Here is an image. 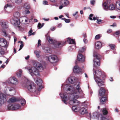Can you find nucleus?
<instances>
[{
  "label": "nucleus",
  "mask_w": 120,
  "mask_h": 120,
  "mask_svg": "<svg viewBox=\"0 0 120 120\" xmlns=\"http://www.w3.org/2000/svg\"><path fill=\"white\" fill-rule=\"evenodd\" d=\"M5 51L3 48L1 47H0V53L2 54L3 55L5 53Z\"/></svg>",
  "instance_id": "35"
},
{
  "label": "nucleus",
  "mask_w": 120,
  "mask_h": 120,
  "mask_svg": "<svg viewBox=\"0 0 120 120\" xmlns=\"http://www.w3.org/2000/svg\"><path fill=\"white\" fill-rule=\"evenodd\" d=\"M67 91H69L71 92V97L72 98H71V100L69 101V104L72 105L74 106V100L75 99H77L78 98L77 95L79 94L81 95L83 94V92L80 88V86L78 84L76 88H74L73 86L70 85H68L67 87Z\"/></svg>",
  "instance_id": "1"
},
{
  "label": "nucleus",
  "mask_w": 120,
  "mask_h": 120,
  "mask_svg": "<svg viewBox=\"0 0 120 120\" xmlns=\"http://www.w3.org/2000/svg\"><path fill=\"white\" fill-rule=\"evenodd\" d=\"M81 70L79 67L77 65L75 66L74 67L73 71L74 73H78L81 71Z\"/></svg>",
  "instance_id": "14"
},
{
  "label": "nucleus",
  "mask_w": 120,
  "mask_h": 120,
  "mask_svg": "<svg viewBox=\"0 0 120 120\" xmlns=\"http://www.w3.org/2000/svg\"><path fill=\"white\" fill-rule=\"evenodd\" d=\"M83 41L85 43H87L88 41L87 39L85 38L83 40Z\"/></svg>",
  "instance_id": "58"
},
{
  "label": "nucleus",
  "mask_w": 120,
  "mask_h": 120,
  "mask_svg": "<svg viewBox=\"0 0 120 120\" xmlns=\"http://www.w3.org/2000/svg\"><path fill=\"white\" fill-rule=\"evenodd\" d=\"M67 41L70 44H75V41L74 40L71 39L69 38H68Z\"/></svg>",
  "instance_id": "22"
},
{
  "label": "nucleus",
  "mask_w": 120,
  "mask_h": 120,
  "mask_svg": "<svg viewBox=\"0 0 120 120\" xmlns=\"http://www.w3.org/2000/svg\"><path fill=\"white\" fill-rule=\"evenodd\" d=\"M68 80L69 82L71 84L73 83H74V81L73 79L71 77H70L68 79Z\"/></svg>",
  "instance_id": "39"
},
{
  "label": "nucleus",
  "mask_w": 120,
  "mask_h": 120,
  "mask_svg": "<svg viewBox=\"0 0 120 120\" xmlns=\"http://www.w3.org/2000/svg\"><path fill=\"white\" fill-rule=\"evenodd\" d=\"M12 79H13V80L16 83H16H17V79L15 78H12Z\"/></svg>",
  "instance_id": "55"
},
{
  "label": "nucleus",
  "mask_w": 120,
  "mask_h": 120,
  "mask_svg": "<svg viewBox=\"0 0 120 120\" xmlns=\"http://www.w3.org/2000/svg\"><path fill=\"white\" fill-rule=\"evenodd\" d=\"M21 104L22 105H24L26 103V101L24 99H22L21 100Z\"/></svg>",
  "instance_id": "42"
},
{
  "label": "nucleus",
  "mask_w": 120,
  "mask_h": 120,
  "mask_svg": "<svg viewBox=\"0 0 120 120\" xmlns=\"http://www.w3.org/2000/svg\"><path fill=\"white\" fill-rule=\"evenodd\" d=\"M50 1L52 2L55 3L56 1V0H50Z\"/></svg>",
  "instance_id": "62"
},
{
  "label": "nucleus",
  "mask_w": 120,
  "mask_h": 120,
  "mask_svg": "<svg viewBox=\"0 0 120 120\" xmlns=\"http://www.w3.org/2000/svg\"><path fill=\"white\" fill-rule=\"evenodd\" d=\"M8 43L5 39L1 38L0 39V46L2 47H7L8 46Z\"/></svg>",
  "instance_id": "11"
},
{
  "label": "nucleus",
  "mask_w": 120,
  "mask_h": 120,
  "mask_svg": "<svg viewBox=\"0 0 120 120\" xmlns=\"http://www.w3.org/2000/svg\"><path fill=\"white\" fill-rule=\"evenodd\" d=\"M65 22L66 23H69L70 22V20L69 19H66L65 20Z\"/></svg>",
  "instance_id": "53"
},
{
  "label": "nucleus",
  "mask_w": 120,
  "mask_h": 120,
  "mask_svg": "<svg viewBox=\"0 0 120 120\" xmlns=\"http://www.w3.org/2000/svg\"><path fill=\"white\" fill-rule=\"evenodd\" d=\"M33 31L32 30V29H30L29 31L28 32L29 34H30L32 33V32Z\"/></svg>",
  "instance_id": "64"
},
{
  "label": "nucleus",
  "mask_w": 120,
  "mask_h": 120,
  "mask_svg": "<svg viewBox=\"0 0 120 120\" xmlns=\"http://www.w3.org/2000/svg\"><path fill=\"white\" fill-rule=\"evenodd\" d=\"M85 58L82 54H78L77 56V60L78 61L83 62L85 61Z\"/></svg>",
  "instance_id": "13"
},
{
  "label": "nucleus",
  "mask_w": 120,
  "mask_h": 120,
  "mask_svg": "<svg viewBox=\"0 0 120 120\" xmlns=\"http://www.w3.org/2000/svg\"><path fill=\"white\" fill-rule=\"evenodd\" d=\"M48 60L51 63H56L58 61L57 57L55 55H52L49 56Z\"/></svg>",
  "instance_id": "7"
},
{
  "label": "nucleus",
  "mask_w": 120,
  "mask_h": 120,
  "mask_svg": "<svg viewBox=\"0 0 120 120\" xmlns=\"http://www.w3.org/2000/svg\"><path fill=\"white\" fill-rule=\"evenodd\" d=\"M111 26L113 27H116V23H114L113 25H111Z\"/></svg>",
  "instance_id": "60"
},
{
  "label": "nucleus",
  "mask_w": 120,
  "mask_h": 120,
  "mask_svg": "<svg viewBox=\"0 0 120 120\" xmlns=\"http://www.w3.org/2000/svg\"><path fill=\"white\" fill-rule=\"evenodd\" d=\"M108 90L104 87H101L99 90V96L108 95Z\"/></svg>",
  "instance_id": "6"
},
{
  "label": "nucleus",
  "mask_w": 120,
  "mask_h": 120,
  "mask_svg": "<svg viewBox=\"0 0 120 120\" xmlns=\"http://www.w3.org/2000/svg\"><path fill=\"white\" fill-rule=\"evenodd\" d=\"M23 6L25 9H30V5L28 3H25L24 5Z\"/></svg>",
  "instance_id": "24"
},
{
  "label": "nucleus",
  "mask_w": 120,
  "mask_h": 120,
  "mask_svg": "<svg viewBox=\"0 0 120 120\" xmlns=\"http://www.w3.org/2000/svg\"><path fill=\"white\" fill-rule=\"evenodd\" d=\"M11 22H12V23L14 25H15L17 26L18 27L19 26V25L20 24V22L17 20H12Z\"/></svg>",
  "instance_id": "20"
},
{
  "label": "nucleus",
  "mask_w": 120,
  "mask_h": 120,
  "mask_svg": "<svg viewBox=\"0 0 120 120\" xmlns=\"http://www.w3.org/2000/svg\"><path fill=\"white\" fill-rule=\"evenodd\" d=\"M112 31V30L111 29L108 30L107 31V32L108 33H109L111 32Z\"/></svg>",
  "instance_id": "61"
},
{
  "label": "nucleus",
  "mask_w": 120,
  "mask_h": 120,
  "mask_svg": "<svg viewBox=\"0 0 120 120\" xmlns=\"http://www.w3.org/2000/svg\"><path fill=\"white\" fill-rule=\"evenodd\" d=\"M120 33V31H118L116 32L115 34H114V36H116V37H118Z\"/></svg>",
  "instance_id": "40"
},
{
  "label": "nucleus",
  "mask_w": 120,
  "mask_h": 120,
  "mask_svg": "<svg viewBox=\"0 0 120 120\" xmlns=\"http://www.w3.org/2000/svg\"><path fill=\"white\" fill-rule=\"evenodd\" d=\"M102 112L103 115H106L108 113V111L106 108H104L102 110Z\"/></svg>",
  "instance_id": "33"
},
{
  "label": "nucleus",
  "mask_w": 120,
  "mask_h": 120,
  "mask_svg": "<svg viewBox=\"0 0 120 120\" xmlns=\"http://www.w3.org/2000/svg\"><path fill=\"white\" fill-rule=\"evenodd\" d=\"M72 109L75 112H78L80 110V108L77 106H73L72 107Z\"/></svg>",
  "instance_id": "23"
},
{
  "label": "nucleus",
  "mask_w": 120,
  "mask_h": 120,
  "mask_svg": "<svg viewBox=\"0 0 120 120\" xmlns=\"http://www.w3.org/2000/svg\"><path fill=\"white\" fill-rule=\"evenodd\" d=\"M94 15L92 14H90L89 16V19L91 20H93V19L92 17Z\"/></svg>",
  "instance_id": "48"
},
{
  "label": "nucleus",
  "mask_w": 120,
  "mask_h": 120,
  "mask_svg": "<svg viewBox=\"0 0 120 120\" xmlns=\"http://www.w3.org/2000/svg\"><path fill=\"white\" fill-rule=\"evenodd\" d=\"M18 101V99L15 97H13L9 99L8 102L9 103H14Z\"/></svg>",
  "instance_id": "19"
},
{
  "label": "nucleus",
  "mask_w": 120,
  "mask_h": 120,
  "mask_svg": "<svg viewBox=\"0 0 120 120\" xmlns=\"http://www.w3.org/2000/svg\"><path fill=\"white\" fill-rule=\"evenodd\" d=\"M6 95L2 93H0V103L3 104L6 102L7 99L6 97Z\"/></svg>",
  "instance_id": "12"
},
{
  "label": "nucleus",
  "mask_w": 120,
  "mask_h": 120,
  "mask_svg": "<svg viewBox=\"0 0 120 120\" xmlns=\"http://www.w3.org/2000/svg\"><path fill=\"white\" fill-rule=\"evenodd\" d=\"M79 111V112L82 115L86 114L88 112L87 109L84 108H82L80 109Z\"/></svg>",
  "instance_id": "17"
},
{
  "label": "nucleus",
  "mask_w": 120,
  "mask_h": 120,
  "mask_svg": "<svg viewBox=\"0 0 120 120\" xmlns=\"http://www.w3.org/2000/svg\"><path fill=\"white\" fill-rule=\"evenodd\" d=\"M101 119L102 120H110L103 116H101Z\"/></svg>",
  "instance_id": "50"
},
{
  "label": "nucleus",
  "mask_w": 120,
  "mask_h": 120,
  "mask_svg": "<svg viewBox=\"0 0 120 120\" xmlns=\"http://www.w3.org/2000/svg\"><path fill=\"white\" fill-rule=\"evenodd\" d=\"M3 32L4 34V35L5 36V37H6L8 38L7 39L8 40H9L10 38V36L8 35V34H7L6 32L5 31H3Z\"/></svg>",
  "instance_id": "31"
},
{
  "label": "nucleus",
  "mask_w": 120,
  "mask_h": 120,
  "mask_svg": "<svg viewBox=\"0 0 120 120\" xmlns=\"http://www.w3.org/2000/svg\"><path fill=\"white\" fill-rule=\"evenodd\" d=\"M8 110H14L15 109H14V104L12 105H9L8 106Z\"/></svg>",
  "instance_id": "32"
},
{
  "label": "nucleus",
  "mask_w": 120,
  "mask_h": 120,
  "mask_svg": "<svg viewBox=\"0 0 120 120\" xmlns=\"http://www.w3.org/2000/svg\"><path fill=\"white\" fill-rule=\"evenodd\" d=\"M47 39L49 42L53 44L56 48H60L63 46L65 44V42L62 41H58L53 40L49 36H48L46 37Z\"/></svg>",
  "instance_id": "4"
},
{
  "label": "nucleus",
  "mask_w": 120,
  "mask_h": 120,
  "mask_svg": "<svg viewBox=\"0 0 120 120\" xmlns=\"http://www.w3.org/2000/svg\"><path fill=\"white\" fill-rule=\"evenodd\" d=\"M94 66L96 67H98L100 65V59L101 56L99 54H94Z\"/></svg>",
  "instance_id": "5"
},
{
  "label": "nucleus",
  "mask_w": 120,
  "mask_h": 120,
  "mask_svg": "<svg viewBox=\"0 0 120 120\" xmlns=\"http://www.w3.org/2000/svg\"><path fill=\"white\" fill-rule=\"evenodd\" d=\"M43 4L44 5H47L48 3V2L46 0H44L43 1Z\"/></svg>",
  "instance_id": "57"
},
{
  "label": "nucleus",
  "mask_w": 120,
  "mask_h": 120,
  "mask_svg": "<svg viewBox=\"0 0 120 120\" xmlns=\"http://www.w3.org/2000/svg\"><path fill=\"white\" fill-rule=\"evenodd\" d=\"M20 13L18 12H16L14 14V16L15 17L18 18L20 16Z\"/></svg>",
  "instance_id": "29"
},
{
  "label": "nucleus",
  "mask_w": 120,
  "mask_h": 120,
  "mask_svg": "<svg viewBox=\"0 0 120 120\" xmlns=\"http://www.w3.org/2000/svg\"><path fill=\"white\" fill-rule=\"evenodd\" d=\"M103 21V20H102L97 19V22L98 24H100L102 23L101 22H102Z\"/></svg>",
  "instance_id": "44"
},
{
  "label": "nucleus",
  "mask_w": 120,
  "mask_h": 120,
  "mask_svg": "<svg viewBox=\"0 0 120 120\" xmlns=\"http://www.w3.org/2000/svg\"><path fill=\"white\" fill-rule=\"evenodd\" d=\"M23 46V44H21L20 46V48L19 49V51L21 50L22 48V47Z\"/></svg>",
  "instance_id": "54"
},
{
  "label": "nucleus",
  "mask_w": 120,
  "mask_h": 120,
  "mask_svg": "<svg viewBox=\"0 0 120 120\" xmlns=\"http://www.w3.org/2000/svg\"><path fill=\"white\" fill-rule=\"evenodd\" d=\"M41 24L40 23H39L38 25V29H40L42 27H41Z\"/></svg>",
  "instance_id": "56"
},
{
  "label": "nucleus",
  "mask_w": 120,
  "mask_h": 120,
  "mask_svg": "<svg viewBox=\"0 0 120 120\" xmlns=\"http://www.w3.org/2000/svg\"><path fill=\"white\" fill-rule=\"evenodd\" d=\"M7 22L6 21H1L0 23L2 28H7L8 27V26L7 25Z\"/></svg>",
  "instance_id": "16"
},
{
  "label": "nucleus",
  "mask_w": 120,
  "mask_h": 120,
  "mask_svg": "<svg viewBox=\"0 0 120 120\" xmlns=\"http://www.w3.org/2000/svg\"><path fill=\"white\" fill-rule=\"evenodd\" d=\"M109 46L110 47V48L112 50L114 49L115 46L113 44H110Z\"/></svg>",
  "instance_id": "38"
},
{
  "label": "nucleus",
  "mask_w": 120,
  "mask_h": 120,
  "mask_svg": "<svg viewBox=\"0 0 120 120\" xmlns=\"http://www.w3.org/2000/svg\"><path fill=\"white\" fill-rule=\"evenodd\" d=\"M10 82L12 83V84H16V83H15V82L13 80V79H11L10 80Z\"/></svg>",
  "instance_id": "45"
},
{
  "label": "nucleus",
  "mask_w": 120,
  "mask_h": 120,
  "mask_svg": "<svg viewBox=\"0 0 120 120\" xmlns=\"http://www.w3.org/2000/svg\"><path fill=\"white\" fill-rule=\"evenodd\" d=\"M14 109H15L14 110H16L19 109L20 107V105L16 104H14Z\"/></svg>",
  "instance_id": "27"
},
{
  "label": "nucleus",
  "mask_w": 120,
  "mask_h": 120,
  "mask_svg": "<svg viewBox=\"0 0 120 120\" xmlns=\"http://www.w3.org/2000/svg\"><path fill=\"white\" fill-rule=\"evenodd\" d=\"M103 6L104 9L106 10H107L108 9V7L107 5V3L105 2L103 4Z\"/></svg>",
  "instance_id": "30"
},
{
  "label": "nucleus",
  "mask_w": 120,
  "mask_h": 120,
  "mask_svg": "<svg viewBox=\"0 0 120 120\" xmlns=\"http://www.w3.org/2000/svg\"><path fill=\"white\" fill-rule=\"evenodd\" d=\"M35 34V32H34L32 33L31 34H30L28 35V36H29L30 35H34Z\"/></svg>",
  "instance_id": "59"
},
{
  "label": "nucleus",
  "mask_w": 120,
  "mask_h": 120,
  "mask_svg": "<svg viewBox=\"0 0 120 120\" xmlns=\"http://www.w3.org/2000/svg\"><path fill=\"white\" fill-rule=\"evenodd\" d=\"M100 35L99 34L96 35L95 37V39L96 40H98L100 38Z\"/></svg>",
  "instance_id": "43"
},
{
  "label": "nucleus",
  "mask_w": 120,
  "mask_h": 120,
  "mask_svg": "<svg viewBox=\"0 0 120 120\" xmlns=\"http://www.w3.org/2000/svg\"><path fill=\"white\" fill-rule=\"evenodd\" d=\"M36 68L35 67H32L29 69V71L32 76L35 75L36 76L39 75V73L38 70L40 71H42L43 69V67L42 64L40 63H37Z\"/></svg>",
  "instance_id": "3"
},
{
  "label": "nucleus",
  "mask_w": 120,
  "mask_h": 120,
  "mask_svg": "<svg viewBox=\"0 0 120 120\" xmlns=\"http://www.w3.org/2000/svg\"><path fill=\"white\" fill-rule=\"evenodd\" d=\"M41 41L39 39L38 40L37 45V47H38L39 46L41 45Z\"/></svg>",
  "instance_id": "46"
},
{
  "label": "nucleus",
  "mask_w": 120,
  "mask_h": 120,
  "mask_svg": "<svg viewBox=\"0 0 120 120\" xmlns=\"http://www.w3.org/2000/svg\"><path fill=\"white\" fill-rule=\"evenodd\" d=\"M76 99H75L74 100V106H77L80 103V102L78 100H76Z\"/></svg>",
  "instance_id": "34"
},
{
  "label": "nucleus",
  "mask_w": 120,
  "mask_h": 120,
  "mask_svg": "<svg viewBox=\"0 0 120 120\" xmlns=\"http://www.w3.org/2000/svg\"><path fill=\"white\" fill-rule=\"evenodd\" d=\"M25 13L26 14H29L30 13V11L28 10H25Z\"/></svg>",
  "instance_id": "51"
},
{
  "label": "nucleus",
  "mask_w": 120,
  "mask_h": 120,
  "mask_svg": "<svg viewBox=\"0 0 120 120\" xmlns=\"http://www.w3.org/2000/svg\"><path fill=\"white\" fill-rule=\"evenodd\" d=\"M60 95L61 98L62 99V101L65 104H67V101L68 100V97L67 95L68 94L67 93H65L63 94L60 93Z\"/></svg>",
  "instance_id": "10"
},
{
  "label": "nucleus",
  "mask_w": 120,
  "mask_h": 120,
  "mask_svg": "<svg viewBox=\"0 0 120 120\" xmlns=\"http://www.w3.org/2000/svg\"><path fill=\"white\" fill-rule=\"evenodd\" d=\"M64 7L63 5H61L59 7V8L60 9H62Z\"/></svg>",
  "instance_id": "63"
},
{
  "label": "nucleus",
  "mask_w": 120,
  "mask_h": 120,
  "mask_svg": "<svg viewBox=\"0 0 120 120\" xmlns=\"http://www.w3.org/2000/svg\"><path fill=\"white\" fill-rule=\"evenodd\" d=\"M26 87L28 90L31 92H34L36 90V87L34 83H32L27 85Z\"/></svg>",
  "instance_id": "8"
},
{
  "label": "nucleus",
  "mask_w": 120,
  "mask_h": 120,
  "mask_svg": "<svg viewBox=\"0 0 120 120\" xmlns=\"http://www.w3.org/2000/svg\"><path fill=\"white\" fill-rule=\"evenodd\" d=\"M116 8L120 10V1H117L116 4Z\"/></svg>",
  "instance_id": "25"
},
{
  "label": "nucleus",
  "mask_w": 120,
  "mask_h": 120,
  "mask_svg": "<svg viewBox=\"0 0 120 120\" xmlns=\"http://www.w3.org/2000/svg\"><path fill=\"white\" fill-rule=\"evenodd\" d=\"M99 97L100 99V104H105L106 102L108 101L107 95Z\"/></svg>",
  "instance_id": "9"
},
{
  "label": "nucleus",
  "mask_w": 120,
  "mask_h": 120,
  "mask_svg": "<svg viewBox=\"0 0 120 120\" xmlns=\"http://www.w3.org/2000/svg\"><path fill=\"white\" fill-rule=\"evenodd\" d=\"M45 52L46 53H51V52L50 49L49 48L45 49Z\"/></svg>",
  "instance_id": "37"
},
{
  "label": "nucleus",
  "mask_w": 120,
  "mask_h": 120,
  "mask_svg": "<svg viewBox=\"0 0 120 120\" xmlns=\"http://www.w3.org/2000/svg\"><path fill=\"white\" fill-rule=\"evenodd\" d=\"M95 0H90V3L92 5H94L95 4Z\"/></svg>",
  "instance_id": "47"
},
{
  "label": "nucleus",
  "mask_w": 120,
  "mask_h": 120,
  "mask_svg": "<svg viewBox=\"0 0 120 120\" xmlns=\"http://www.w3.org/2000/svg\"><path fill=\"white\" fill-rule=\"evenodd\" d=\"M15 3L20 4L22 2L23 0H15Z\"/></svg>",
  "instance_id": "41"
},
{
  "label": "nucleus",
  "mask_w": 120,
  "mask_h": 120,
  "mask_svg": "<svg viewBox=\"0 0 120 120\" xmlns=\"http://www.w3.org/2000/svg\"><path fill=\"white\" fill-rule=\"evenodd\" d=\"M96 77L94 76V78L98 85L100 87L104 86L105 82L103 80L105 79V75L101 69H99L94 71Z\"/></svg>",
  "instance_id": "2"
},
{
  "label": "nucleus",
  "mask_w": 120,
  "mask_h": 120,
  "mask_svg": "<svg viewBox=\"0 0 120 120\" xmlns=\"http://www.w3.org/2000/svg\"><path fill=\"white\" fill-rule=\"evenodd\" d=\"M40 51H37L36 50L35 51H34V53L36 55L37 57H39L40 56L39 54L40 53Z\"/></svg>",
  "instance_id": "36"
},
{
  "label": "nucleus",
  "mask_w": 120,
  "mask_h": 120,
  "mask_svg": "<svg viewBox=\"0 0 120 120\" xmlns=\"http://www.w3.org/2000/svg\"><path fill=\"white\" fill-rule=\"evenodd\" d=\"M36 82L37 85L39 86L40 89L42 85V80L40 78H38L36 81Z\"/></svg>",
  "instance_id": "18"
},
{
  "label": "nucleus",
  "mask_w": 120,
  "mask_h": 120,
  "mask_svg": "<svg viewBox=\"0 0 120 120\" xmlns=\"http://www.w3.org/2000/svg\"><path fill=\"white\" fill-rule=\"evenodd\" d=\"M11 6V4H7V5H6L4 7V9H6L8 7H10Z\"/></svg>",
  "instance_id": "52"
},
{
  "label": "nucleus",
  "mask_w": 120,
  "mask_h": 120,
  "mask_svg": "<svg viewBox=\"0 0 120 120\" xmlns=\"http://www.w3.org/2000/svg\"><path fill=\"white\" fill-rule=\"evenodd\" d=\"M95 46L96 49H99L101 47V43L100 41L96 42L95 43Z\"/></svg>",
  "instance_id": "21"
},
{
  "label": "nucleus",
  "mask_w": 120,
  "mask_h": 120,
  "mask_svg": "<svg viewBox=\"0 0 120 120\" xmlns=\"http://www.w3.org/2000/svg\"><path fill=\"white\" fill-rule=\"evenodd\" d=\"M115 7L114 4H111L108 7V8L111 10H112L115 9Z\"/></svg>",
  "instance_id": "28"
},
{
  "label": "nucleus",
  "mask_w": 120,
  "mask_h": 120,
  "mask_svg": "<svg viewBox=\"0 0 120 120\" xmlns=\"http://www.w3.org/2000/svg\"><path fill=\"white\" fill-rule=\"evenodd\" d=\"M22 74L21 73L18 72L16 73V75L17 77H20L21 76Z\"/></svg>",
  "instance_id": "49"
},
{
  "label": "nucleus",
  "mask_w": 120,
  "mask_h": 120,
  "mask_svg": "<svg viewBox=\"0 0 120 120\" xmlns=\"http://www.w3.org/2000/svg\"><path fill=\"white\" fill-rule=\"evenodd\" d=\"M69 3V1L67 0H61L60 2V4L65 7L68 5Z\"/></svg>",
  "instance_id": "15"
},
{
  "label": "nucleus",
  "mask_w": 120,
  "mask_h": 120,
  "mask_svg": "<svg viewBox=\"0 0 120 120\" xmlns=\"http://www.w3.org/2000/svg\"><path fill=\"white\" fill-rule=\"evenodd\" d=\"M86 50L85 47H83L81 49H79V54H82V53L85 51Z\"/></svg>",
  "instance_id": "26"
}]
</instances>
